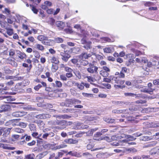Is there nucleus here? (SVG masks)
<instances>
[{
  "label": "nucleus",
  "instance_id": "obj_1",
  "mask_svg": "<svg viewBox=\"0 0 159 159\" xmlns=\"http://www.w3.org/2000/svg\"><path fill=\"white\" fill-rule=\"evenodd\" d=\"M26 55L25 53L18 50L17 51L15 60L17 62H20L23 61L24 59H26Z\"/></svg>",
  "mask_w": 159,
  "mask_h": 159
},
{
  "label": "nucleus",
  "instance_id": "obj_2",
  "mask_svg": "<svg viewBox=\"0 0 159 159\" xmlns=\"http://www.w3.org/2000/svg\"><path fill=\"white\" fill-rule=\"evenodd\" d=\"M81 101L80 100L75 98L68 99L66 100V106L71 107L74 104H80Z\"/></svg>",
  "mask_w": 159,
  "mask_h": 159
},
{
  "label": "nucleus",
  "instance_id": "obj_3",
  "mask_svg": "<svg viewBox=\"0 0 159 159\" xmlns=\"http://www.w3.org/2000/svg\"><path fill=\"white\" fill-rule=\"evenodd\" d=\"M57 125L59 126L56 127V128L58 129H63L66 128L68 125V123L67 121L65 120H57Z\"/></svg>",
  "mask_w": 159,
  "mask_h": 159
},
{
  "label": "nucleus",
  "instance_id": "obj_4",
  "mask_svg": "<svg viewBox=\"0 0 159 159\" xmlns=\"http://www.w3.org/2000/svg\"><path fill=\"white\" fill-rule=\"evenodd\" d=\"M98 70V67L95 66L93 64H89V67L87 69L88 72L90 73H97Z\"/></svg>",
  "mask_w": 159,
  "mask_h": 159
},
{
  "label": "nucleus",
  "instance_id": "obj_5",
  "mask_svg": "<svg viewBox=\"0 0 159 159\" xmlns=\"http://www.w3.org/2000/svg\"><path fill=\"white\" fill-rule=\"evenodd\" d=\"M83 47L87 50L90 49L91 48L92 42L89 40H81Z\"/></svg>",
  "mask_w": 159,
  "mask_h": 159
},
{
  "label": "nucleus",
  "instance_id": "obj_6",
  "mask_svg": "<svg viewBox=\"0 0 159 159\" xmlns=\"http://www.w3.org/2000/svg\"><path fill=\"white\" fill-rule=\"evenodd\" d=\"M151 154L154 157L159 156V146L153 148L150 151Z\"/></svg>",
  "mask_w": 159,
  "mask_h": 159
},
{
  "label": "nucleus",
  "instance_id": "obj_7",
  "mask_svg": "<svg viewBox=\"0 0 159 159\" xmlns=\"http://www.w3.org/2000/svg\"><path fill=\"white\" fill-rule=\"evenodd\" d=\"M60 55L61 56L62 60L65 62H67L69 59L70 57V55L66 53L61 52Z\"/></svg>",
  "mask_w": 159,
  "mask_h": 159
},
{
  "label": "nucleus",
  "instance_id": "obj_8",
  "mask_svg": "<svg viewBox=\"0 0 159 159\" xmlns=\"http://www.w3.org/2000/svg\"><path fill=\"white\" fill-rule=\"evenodd\" d=\"M1 148L4 149L11 150H14L16 149V148L15 147H11L8 144L0 143V148Z\"/></svg>",
  "mask_w": 159,
  "mask_h": 159
},
{
  "label": "nucleus",
  "instance_id": "obj_9",
  "mask_svg": "<svg viewBox=\"0 0 159 159\" xmlns=\"http://www.w3.org/2000/svg\"><path fill=\"white\" fill-rule=\"evenodd\" d=\"M11 128H2V136L4 137H7L9 134Z\"/></svg>",
  "mask_w": 159,
  "mask_h": 159
},
{
  "label": "nucleus",
  "instance_id": "obj_10",
  "mask_svg": "<svg viewBox=\"0 0 159 159\" xmlns=\"http://www.w3.org/2000/svg\"><path fill=\"white\" fill-rule=\"evenodd\" d=\"M11 106L10 105L6 104L2 105L1 107V110H0V112L9 111L11 109Z\"/></svg>",
  "mask_w": 159,
  "mask_h": 159
},
{
  "label": "nucleus",
  "instance_id": "obj_11",
  "mask_svg": "<svg viewBox=\"0 0 159 159\" xmlns=\"http://www.w3.org/2000/svg\"><path fill=\"white\" fill-rule=\"evenodd\" d=\"M92 56L90 53L87 52H82L79 56V58L81 59H88Z\"/></svg>",
  "mask_w": 159,
  "mask_h": 159
},
{
  "label": "nucleus",
  "instance_id": "obj_12",
  "mask_svg": "<svg viewBox=\"0 0 159 159\" xmlns=\"http://www.w3.org/2000/svg\"><path fill=\"white\" fill-rule=\"evenodd\" d=\"M26 112L24 111H16L12 113V116L15 117H20L25 115Z\"/></svg>",
  "mask_w": 159,
  "mask_h": 159
},
{
  "label": "nucleus",
  "instance_id": "obj_13",
  "mask_svg": "<svg viewBox=\"0 0 159 159\" xmlns=\"http://www.w3.org/2000/svg\"><path fill=\"white\" fill-rule=\"evenodd\" d=\"M55 40H42V43L43 44L48 46H52L54 45Z\"/></svg>",
  "mask_w": 159,
  "mask_h": 159
},
{
  "label": "nucleus",
  "instance_id": "obj_14",
  "mask_svg": "<svg viewBox=\"0 0 159 159\" xmlns=\"http://www.w3.org/2000/svg\"><path fill=\"white\" fill-rule=\"evenodd\" d=\"M4 100V102L6 103H9L11 101L14 100V98L10 96H2V97Z\"/></svg>",
  "mask_w": 159,
  "mask_h": 159
},
{
  "label": "nucleus",
  "instance_id": "obj_15",
  "mask_svg": "<svg viewBox=\"0 0 159 159\" xmlns=\"http://www.w3.org/2000/svg\"><path fill=\"white\" fill-rule=\"evenodd\" d=\"M48 153L47 151H44L37 155L35 159H41L47 155Z\"/></svg>",
  "mask_w": 159,
  "mask_h": 159
},
{
  "label": "nucleus",
  "instance_id": "obj_16",
  "mask_svg": "<svg viewBox=\"0 0 159 159\" xmlns=\"http://www.w3.org/2000/svg\"><path fill=\"white\" fill-rule=\"evenodd\" d=\"M129 139H124L122 140L121 141H120V142H117V141H115L114 142L111 143V145L113 146H120V143L122 142H124V143H127Z\"/></svg>",
  "mask_w": 159,
  "mask_h": 159
},
{
  "label": "nucleus",
  "instance_id": "obj_17",
  "mask_svg": "<svg viewBox=\"0 0 159 159\" xmlns=\"http://www.w3.org/2000/svg\"><path fill=\"white\" fill-rule=\"evenodd\" d=\"M51 85L53 87L61 88L62 86V84L60 81L56 80L55 81V83H52Z\"/></svg>",
  "mask_w": 159,
  "mask_h": 159
},
{
  "label": "nucleus",
  "instance_id": "obj_18",
  "mask_svg": "<svg viewBox=\"0 0 159 159\" xmlns=\"http://www.w3.org/2000/svg\"><path fill=\"white\" fill-rule=\"evenodd\" d=\"M152 89L150 88H145L141 90V91L145 93H149L150 94H152L153 93V91Z\"/></svg>",
  "mask_w": 159,
  "mask_h": 159
},
{
  "label": "nucleus",
  "instance_id": "obj_19",
  "mask_svg": "<svg viewBox=\"0 0 159 159\" xmlns=\"http://www.w3.org/2000/svg\"><path fill=\"white\" fill-rule=\"evenodd\" d=\"M56 25L61 30L63 29L65 26V24L63 22L60 21H57Z\"/></svg>",
  "mask_w": 159,
  "mask_h": 159
},
{
  "label": "nucleus",
  "instance_id": "obj_20",
  "mask_svg": "<svg viewBox=\"0 0 159 159\" xmlns=\"http://www.w3.org/2000/svg\"><path fill=\"white\" fill-rule=\"evenodd\" d=\"M18 50H16L13 49H11L8 51L9 53V56L10 57H13L16 54L17 51Z\"/></svg>",
  "mask_w": 159,
  "mask_h": 159
},
{
  "label": "nucleus",
  "instance_id": "obj_21",
  "mask_svg": "<svg viewBox=\"0 0 159 159\" xmlns=\"http://www.w3.org/2000/svg\"><path fill=\"white\" fill-rule=\"evenodd\" d=\"M156 142H153L144 145L143 147V148H144L152 147L155 146L156 144Z\"/></svg>",
  "mask_w": 159,
  "mask_h": 159
},
{
  "label": "nucleus",
  "instance_id": "obj_22",
  "mask_svg": "<svg viewBox=\"0 0 159 159\" xmlns=\"http://www.w3.org/2000/svg\"><path fill=\"white\" fill-rule=\"evenodd\" d=\"M50 61L52 63H54L55 64H57L59 62L58 59L54 56L51 57Z\"/></svg>",
  "mask_w": 159,
  "mask_h": 159
},
{
  "label": "nucleus",
  "instance_id": "obj_23",
  "mask_svg": "<svg viewBox=\"0 0 159 159\" xmlns=\"http://www.w3.org/2000/svg\"><path fill=\"white\" fill-rule=\"evenodd\" d=\"M75 85L77 86L80 90L83 89L84 88V83L83 82H82L80 84L75 83Z\"/></svg>",
  "mask_w": 159,
  "mask_h": 159
},
{
  "label": "nucleus",
  "instance_id": "obj_24",
  "mask_svg": "<svg viewBox=\"0 0 159 159\" xmlns=\"http://www.w3.org/2000/svg\"><path fill=\"white\" fill-rule=\"evenodd\" d=\"M140 139L146 141L152 139V137L148 136H143L140 137Z\"/></svg>",
  "mask_w": 159,
  "mask_h": 159
},
{
  "label": "nucleus",
  "instance_id": "obj_25",
  "mask_svg": "<svg viewBox=\"0 0 159 159\" xmlns=\"http://www.w3.org/2000/svg\"><path fill=\"white\" fill-rule=\"evenodd\" d=\"M71 116L66 114L61 115L58 116L60 119H68L71 117Z\"/></svg>",
  "mask_w": 159,
  "mask_h": 159
},
{
  "label": "nucleus",
  "instance_id": "obj_26",
  "mask_svg": "<svg viewBox=\"0 0 159 159\" xmlns=\"http://www.w3.org/2000/svg\"><path fill=\"white\" fill-rule=\"evenodd\" d=\"M29 127L30 130L33 132L36 131V128L35 125L33 124H30L29 125Z\"/></svg>",
  "mask_w": 159,
  "mask_h": 159
},
{
  "label": "nucleus",
  "instance_id": "obj_27",
  "mask_svg": "<svg viewBox=\"0 0 159 159\" xmlns=\"http://www.w3.org/2000/svg\"><path fill=\"white\" fill-rule=\"evenodd\" d=\"M30 7H31V9L33 12L35 14H37L38 12V10L36 7L33 5L32 4L30 5Z\"/></svg>",
  "mask_w": 159,
  "mask_h": 159
},
{
  "label": "nucleus",
  "instance_id": "obj_28",
  "mask_svg": "<svg viewBox=\"0 0 159 159\" xmlns=\"http://www.w3.org/2000/svg\"><path fill=\"white\" fill-rule=\"evenodd\" d=\"M35 47L36 49L42 52H43L44 49L43 46L39 44H36L35 45Z\"/></svg>",
  "mask_w": 159,
  "mask_h": 159
},
{
  "label": "nucleus",
  "instance_id": "obj_29",
  "mask_svg": "<svg viewBox=\"0 0 159 159\" xmlns=\"http://www.w3.org/2000/svg\"><path fill=\"white\" fill-rule=\"evenodd\" d=\"M126 110H118L117 109H115L113 110L112 111V113L115 114H119L123 112H125V111Z\"/></svg>",
  "mask_w": 159,
  "mask_h": 159
},
{
  "label": "nucleus",
  "instance_id": "obj_30",
  "mask_svg": "<svg viewBox=\"0 0 159 159\" xmlns=\"http://www.w3.org/2000/svg\"><path fill=\"white\" fill-rule=\"evenodd\" d=\"M67 146V145H66L64 143L61 144L59 145L56 146L55 148L56 149H59L61 148H65Z\"/></svg>",
  "mask_w": 159,
  "mask_h": 159
},
{
  "label": "nucleus",
  "instance_id": "obj_31",
  "mask_svg": "<svg viewBox=\"0 0 159 159\" xmlns=\"http://www.w3.org/2000/svg\"><path fill=\"white\" fill-rule=\"evenodd\" d=\"M57 65L56 64L52 65L51 70L52 72H55L58 70V67Z\"/></svg>",
  "mask_w": 159,
  "mask_h": 159
},
{
  "label": "nucleus",
  "instance_id": "obj_32",
  "mask_svg": "<svg viewBox=\"0 0 159 159\" xmlns=\"http://www.w3.org/2000/svg\"><path fill=\"white\" fill-rule=\"evenodd\" d=\"M119 79V77L114 76H111V81H114L115 83H116L118 82V80Z\"/></svg>",
  "mask_w": 159,
  "mask_h": 159
},
{
  "label": "nucleus",
  "instance_id": "obj_33",
  "mask_svg": "<svg viewBox=\"0 0 159 159\" xmlns=\"http://www.w3.org/2000/svg\"><path fill=\"white\" fill-rule=\"evenodd\" d=\"M43 147L45 149H48L52 147V145L50 143L44 144L43 145Z\"/></svg>",
  "mask_w": 159,
  "mask_h": 159
},
{
  "label": "nucleus",
  "instance_id": "obj_34",
  "mask_svg": "<svg viewBox=\"0 0 159 159\" xmlns=\"http://www.w3.org/2000/svg\"><path fill=\"white\" fill-rule=\"evenodd\" d=\"M104 52L106 53H110L112 51V48L110 47L105 48L103 49Z\"/></svg>",
  "mask_w": 159,
  "mask_h": 159
},
{
  "label": "nucleus",
  "instance_id": "obj_35",
  "mask_svg": "<svg viewBox=\"0 0 159 159\" xmlns=\"http://www.w3.org/2000/svg\"><path fill=\"white\" fill-rule=\"evenodd\" d=\"M94 146V144L93 142H90V143L87 145V149L89 150L91 149Z\"/></svg>",
  "mask_w": 159,
  "mask_h": 159
},
{
  "label": "nucleus",
  "instance_id": "obj_36",
  "mask_svg": "<svg viewBox=\"0 0 159 159\" xmlns=\"http://www.w3.org/2000/svg\"><path fill=\"white\" fill-rule=\"evenodd\" d=\"M100 74L102 76L105 77H107L109 75V73H108L105 72L103 70H101L100 71Z\"/></svg>",
  "mask_w": 159,
  "mask_h": 159
},
{
  "label": "nucleus",
  "instance_id": "obj_37",
  "mask_svg": "<svg viewBox=\"0 0 159 159\" xmlns=\"http://www.w3.org/2000/svg\"><path fill=\"white\" fill-rule=\"evenodd\" d=\"M48 124L50 125H57V121L54 120H50L48 122Z\"/></svg>",
  "mask_w": 159,
  "mask_h": 159
},
{
  "label": "nucleus",
  "instance_id": "obj_38",
  "mask_svg": "<svg viewBox=\"0 0 159 159\" xmlns=\"http://www.w3.org/2000/svg\"><path fill=\"white\" fill-rule=\"evenodd\" d=\"M4 70L6 74H10L12 73L11 70L7 67H4Z\"/></svg>",
  "mask_w": 159,
  "mask_h": 159
},
{
  "label": "nucleus",
  "instance_id": "obj_39",
  "mask_svg": "<svg viewBox=\"0 0 159 159\" xmlns=\"http://www.w3.org/2000/svg\"><path fill=\"white\" fill-rule=\"evenodd\" d=\"M7 32L9 36H11L13 34V30L11 29H7Z\"/></svg>",
  "mask_w": 159,
  "mask_h": 159
},
{
  "label": "nucleus",
  "instance_id": "obj_40",
  "mask_svg": "<svg viewBox=\"0 0 159 159\" xmlns=\"http://www.w3.org/2000/svg\"><path fill=\"white\" fill-rule=\"evenodd\" d=\"M152 137V139H157L159 138V133L157 132L155 134H154Z\"/></svg>",
  "mask_w": 159,
  "mask_h": 159
},
{
  "label": "nucleus",
  "instance_id": "obj_41",
  "mask_svg": "<svg viewBox=\"0 0 159 159\" xmlns=\"http://www.w3.org/2000/svg\"><path fill=\"white\" fill-rule=\"evenodd\" d=\"M113 103L114 104H115V105H118L119 106H123L124 104H125V103L121 101H117V102H114Z\"/></svg>",
  "mask_w": 159,
  "mask_h": 159
},
{
  "label": "nucleus",
  "instance_id": "obj_42",
  "mask_svg": "<svg viewBox=\"0 0 159 159\" xmlns=\"http://www.w3.org/2000/svg\"><path fill=\"white\" fill-rule=\"evenodd\" d=\"M127 151L131 153H134L137 152V150L134 148H129L127 149Z\"/></svg>",
  "mask_w": 159,
  "mask_h": 159
},
{
  "label": "nucleus",
  "instance_id": "obj_43",
  "mask_svg": "<svg viewBox=\"0 0 159 159\" xmlns=\"http://www.w3.org/2000/svg\"><path fill=\"white\" fill-rule=\"evenodd\" d=\"M14 131L16 132L21 133H23L24 132V130L23 129L18 128L15 129Z\"/></svg>",
  "mask_w": 159,
  "mask_h": 159
},
{
  "label": "nucleus",
  "instance_id": "obj_44",
  "mask_svg": "<svg viewBox=\"0 0 159 159\" xmlns=\"http://www.w3.org/2000/svg\"><path fill=\"white\" fill-rule=\"evenodd\" d=\"M3 13L9 15L11 14V11H10L9 8H5L4 9V11H3Z\"/></svg>",
  "mask_w": 159,
  "mask_h": 159
},
{
  "label": "nucleus",
  "instance_id": "obj_45",
  "mask_svg": "<svg viewBox=\"0 0 159 159\" xmlns=\"http://www.w3.org/2000/svg\"><path fill=\"white\" fill-rule=\"evenodd\" d=\"M78 142V141L76 139H70V144H77Z\"/></svg>",
  "mask_w": 159,
  "mask_h": 159
},
{
  "label": "nucleus",
  "instance_id": "obj_46",
  "mask_svg": "<svg viewBox=\"0 0 159 159\" xmlns=\"http://www.w3.org/2000/svg\"><path fill=\"white\" fill-rule=\"evenodd\" d=\"M80 51V49L78 48H74L72 50L73 52L76 54L79 53Z\"/></svg>",
  "mask_w": 159,
  "mask_h": 159
},
{
  "label": "nucleus",
  "instance_id": "obj_47",
  "mask_svg": "<svg viewBox=\"0 0 159 159\" xmlns=\"http://www.w3.org/2000/svg\"><path fill=\"white\" fill-rule=\"evenodd\" d=\"M125 95L126 96H131L134 97L136 95V94L131 93H124Z\"/></svg>",
  "mask_w": 159,
  "mask_h": 159
},
{
  "label": "nucleus",
  "instance_id": "obj_48",
  "mask_svg": "<svg viewBox=\"0 0 159 159\" xmlns=\"http://www.w3.org/2000/svg\"><path fill=\"white\" fill-rule=\"evenodd\" d=\"M15 60H13L10 63V64H11L12 66L14 67H16L17 66L18 64Z\"/></svg>",
  "mask_w": 159,
  "mask_h": 159
},
{
  "label": "nucleus",
  "instance_id": "obj_49",
  "mask_svg": "<svg viewBox=\"0 0 159 159\" xmlns=\"http://www.w3.org/2000/svg\"><path fill=\"white\" fill-rule=\"evenodd\" d=\"M88 79V81L90 82H91L94 81L95 79L93 78L91 76H88L87 77Z\"/></svg>",
  "mask_w": 159,
  "mask_h": 159
},
{
  "label": "nucleus",
  "instance_id": "obj_50",
  "mask_svg": "<svg viewBox=\"0 0 159 159\" xmlns=\"http://www.w3.org/2000/svg\"><path fill=\"white\" fill-rule=\"evenodd\" d=\"M38 125L40 128H44L45 124L43 121H40L38 123Z\"/></svg>",
  "mask_w": 159,
  "mask_h": 159
},
{
  "label": "nucleus",
  "instance_id": "obj_51",
  "mask_svg": "<svg viewBox=\"0 0 159 159\" xmlns=\"http://www.w3.org/2000/svg\"><path fill=\"white\" fill-rule=\"evenodd\" d=\"M103 81L107 83H111V76H110L109 78H105L103 79Z\"/></svg>",
  "mask_w": 159,
  "mask_h": 159
},
{
  "label": "nucleus",
  "instance_id": "obj_52",
  "mask_svg": "<svg viewBox=\"0 0 159 159\" xmlns=\"http://www.w3.org/2000/svg\"><path fill=\"white\" fill-rule=\"evenodd\" d=\"M27 123H26L20 122L19 123V126H21L23 128H25L27 125Z\"/></svg>",
  "mask_w": 159,
  "mask_h": 159
},
{
  "label": "nucleus",
  "instance_id": "obj_53",
  "mask_svg": "<svg viewBox=\"0 0 159 159\" xmlns=\"http://www.w3.org/2000/svg\"><path fill=\"white\" fill-rule=\"evenodd\" d=\"M14 82L12 80H11L9 81L6 82L5 84L7 86H11L14 84Z\"/></svg>",
  "mask_w": 159,
  "mask_h": 159
},
{
  "label": "nucleus",
  "instance_id": "obj_54",
  "mask_svg": "<svg viewBox=\"0 0 159 159\" xmlns=\"http://www.w3.org/2000/svg\"><path fill=\"white\" fill-rule=\"evenodd\" d=\"M118 81H117L118 82H116V83L117 84L122 85L124 84L125 82V81L124 80H120L119 77V79L118 80Z\"/></svg>",
  "mask_w": 159,
  "mask_h": 159
},
{
  "label": "nucleus",
  "instance_id": "obj_55",
  "mask_svg": "<svg viewBox=\"0 0 159 159\" xmlns=\"http://www.w3.org/2000/svg\"><path fill=\"white\" fill-rule=\"evenodd\" d=\"M49 22L50 24H51L52 25H53L55 23V20H54V19L53 18H50Z\"/></svg>",
  "mask_w": 159,
  "mask_h": 159
},
{
  "label": "nucleus",
  "instance_id": "obj_56",
  "mask_svg": "<svg viewBox=\"0 0 159 159\" xmlns=\"http://www.w3.org/2000/svg\"><path fill=\"white\" fill-rule=\"evenodd\" d=\"M0 142L1 143H8V141L5 138L2 137L0 139Z\"/></svg>",
  "mask_w": 159,
  "mask_h": 159
},
{
  "label": "nucleus",
  "instance_id": "obj_57",
  "mask_svg": "<svg viewBox=\"0 0 159 159\" xmlns=\"http://www.w3.org/2000/svg\"><path fill=\"white\" fill-rule=\"evenodd\" d=\"M66 75H61L60 76V78L63 81H66L67 80V78Z\"/></svg>",
  "mask_w": 159,
  "mask_h": 159
},
{
  "label": "nucleus",
  "instance_id": "obj_58",
  "mask_svg": "<svg viewBox=\"0 0 159 159\" xmlns=\"http://www.w3.org/2000/svg\"><path fill=\"white\" fill-rule=\"evenodd\" d=\"M103 70L105 72H107L108 73L110 71V70L109 68L106 66H104L102 67Z\"/></svg>",
  "mask_w": 159,
  "mask_h": 159
},
{
  "label": "nucleus",
  "instance_id": "obj_59",
  "mask_svg": "<svg viewBox=\"0 0 159 159\" xmlns=\"http://www.w3.org/2000/svg\"><path fill=\"white\" fill-rule=\"evenodd\" d=\"M106 121L107 123H113L115 121V120L114 119L108 118L106 119Z\"/></svg>",
  "mask_w": 159,
  "mask_h": 159
},
{
  "label": "nucleus",
  "instance_id": "obj_60",
  "mask_svg": "<svg viewBox=\"0 0 159 159\" xmlns=\"http://www.w3.org/2000/svg\"><path fill=\"white\" fill-rule=\"evenodd\" d=\"M64 31L65 32L67 33H71L72 32V29H64Z\"/></svg>",
  "mask_w": 159,
  "mask_h": 159
},
{
  "label": "nucleus",
  "instance_id": "obj_61",
  "mask_svg": "<svg viewBox=\"0 0 159 159\" xmlns=\"http://www.w3.org/2000/svg\"><path fill=\"white\" fill-rule=\"evenodd\" d=\"M141 63H146L148 62V60L145 57H142L140 58Z\"/></svg>",
  "mask_w": 159,
  "mask_h": 159
},
{
  "label": "nucleus",
  "instance_id": "obj_62",
  "mask_svg": "<svg viewBox=\"0 0 159 159\" xmlns=\"http://www.w3.org/2000/svg\"><path fill=\"white\" fill-rule=\"evenodd\" d=\"M55 154L54 153H52L50 155L49 159H57V158L55 157Z\"/></svg>",
  "mask_w": 159,
  "mask_h": 159
},
{
  "label": "nucleus",
  "instance_id": "obj_63",
  "mask_svg": "<svg viewBox=\"0 0 159 159\" xmlns=\"http://www.w3.org/2000/svg\"><path fill=\"white\" fill-rule=\"evenodd\" d=\"M54 10L52 9H49L47 10V13L49 14H51L53 13Z\"/></svg>",
  "mask_w": 159,
  "mask_h": 159
},
{
  "label": "nucleus",
  "instance_id": "obj_64",
  "mask_svg": "<svg viewBox=\"0 0 159 159\" xmlns=\"http://www.w3.org/2000/svg\"><path fill=\"white\" fill-rule=\"evenodd\" d=\"M153 83L154 85H159V79H156L154 80Z\"/></svg>",
  "mask_w": 159,
  "mask_h": 159
}]
</instances>
